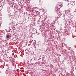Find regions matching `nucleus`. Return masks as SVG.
Instances as JSON below:
<instances>
[{
    "label": "nucleus",
    "mask_w": 76,
    "mask_h": 76,
    "mask_svg": "<svg viewBox=\"0 0 76 76\" xmlns=\"http://www.w3.org/2000/svg\"><path fill=\"white\" fill-rule=\"evenodd\" d=\"M56 13H57L58 15H60V13H61L60 12V11H57Z\"/></svg>",
    "instance_id": "1"
},
{
    "label": "nucleus",
    "mask_w": 76,
    "mask_h": 76,
    "mask_svg": "<svg viewBox=\"0 0 76 76\" xmlns=\"http://www.w3.org/2000/svg\"><path fill=\"white\" fill-rule=\"evenodd\" d=\"M6 37L7 38H9L10 37V35H6Z\"/></svg>",
    "instance_id": "2"
},
{
    "label": "nucleus",
    "mask_w": 76,
    "mask_h": 76,
    "mask_svg": "<svg viewBox=\"0 0 76 76\" xmlns=\"http://www.w3.org/2000/svg\"><path fill=\"white\" fill-rule=\"evenodd\" d=\"M56 9H57V10H58V7H57V6L56 7Z\"/></svg>",
    "instance_id": "3"
},
{
    "label": "nucleus",
    "mask_w": 76,
    "mask_h": 76,
    "mask_svg": "<svg viewBox=\"0 0 76 76\" xmlns=\"http://www.w3.org/2000/svg\"><path fill=\"white\" fill-rule=\"evenodd\" d=\"M7 1L9 2V1H10V0H7Z\"/></svg>",
    "instance_id": "4"
},
{
    "label": "nucleus",
    "mask_w": 76,
    "mask_h": 76,
    "mask_svg": "<svg viewBox=\"0 0 76 76\" xmlns=\"http://www.w3.org/2000/svg\"><path fill=\"white\" fill-rule=\"evenodd\" d=\"M59 7H60V6H59Z\"/></svg>",
    "instance_id": "5"
},
{
    "label": "nucleus",
    "mask_w": 76,
    "mask_h": 76,
    "mask_svg": "<svg viewBox=\"0 0 76 76\" xmlns=\"http://www.w3.org/2000/svg\"><path fill=\"white\" fill-rule=\"evenodd\" d=\"M8 69H9V68H8Z\"/></svg>",
    "instance_id": "6"
}]
</instances>
